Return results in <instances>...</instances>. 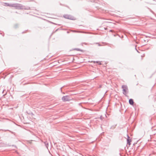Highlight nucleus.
<instances>
[{"label": "nucleus", "instance_id": "nucleus-6", "mask_svg": "<svg viewBox=\"0 0 156 156\" xmlns=\"http://www.w3.org/2000/svg\"><path fill=\"white\" fill-rule=\"evenodd\" d=\"M129 103L131 105H133L134 103L133 100L132 99H130L129 100Z\"/></svg>", "mask_w": 156, "mask_h": 156}, {"label": "nucleus", "instance_id": "nucleus-13", "mask_svg": "<svg viewBox=\"0 0 156 156\" xmlns=\"http://www.w3.org/2000/svg\"><path fill=\"white\" fill-rule=\"evenodd\" d=\"M112 31V30H110V31Z\"/></svg>", "mask_w": 156, "mask_h": 156}, {"label": "nucleus", "instance_id": "nucleus-4", "mask_svg": "<svg viewBox=\"0 0 156 156\" xmlns=\"http://www.w3.org/2000/svg\"><path fill=\"white\" fill-rule=\"evenodd\" d=\"M63 17L66 19H70V20H73V17L72 16H71L70 15H65L63 16Z\"/></svg>", "mask_w": 156, "mask_h": 156}, {"label": "nucleus", "instance_id": "nucleus-2", "mask_svg": "<svg viewBox=\"0 0 156 156\" xmlns=\"http://www.w3.org/2000/svg\"><path fill=\"white\" fill-rule=\"evenodd\" d=\"M122 88L123 89V93L124 95H126L128 92V88L126 85L122 86Z\"/></svg>", "mask_w": 156, "mask_h": 156}, {"label": "nucleus", "instance_id": "nucleus-11", "mask_svg": "<svg viewBox=\"0 0 156 156\" xmlns=\"http://www.w3.org/2000/svg\"><path fill=\"white\" fill-rule=\"evenodd\" d=\"M17 25H16H16H15V27L16 28H17Z\"/></svg>", "mask_w": 156, "mask_h": 156}, {"label": "nucleus", "instance_id": "nucleus-7", "mask_svg": "<svg viewBox=\"0 0 156 156\" xmlns=\"http://www.w3.org/2000/svg\"><path fill=\"white\" fill-rule=\"evenodd\" d=\"M5 4H6V5L7 6H9L10 7H13L14 6V4H9V3H5Z\"/></svg>", "mask_w": 156, "mask_h": 156}, {"label": "nucleus", "instance_id": "nucleus-1", "mask_svg": "<svg viewBox=\"0 0 156 156\" xmlns=\"http://www.w3.org/2000/svg\"><path fill=\"white\" fill-rule=\"evenodd\" d=\"M13 7H15L16 9H23L22 5L18 3H14Z\"/></svg>", "mask_w": 156, "mask_h": 156}, {"label": "nucleus", "instance_id": "nucleus-5", "mask_svg": "<svg viewBox=\"0 0 156 156\" xmlns=\"http://www.w3.org/2000/svg\"><path fill=\"white\" fill-rule=\"evenodd\" d=\"M127 136L128 138L127 139V144L129 145L131 144L130 142H131V140L129 139V136Z\"/></svg>", "mask_w": 156, "mask_h": 156}, {"label": "nucleus", "instance_id": "nucleus-8", "mask_svg": "<svg viewBox=\"0 0 156 156\" xmlns=\"http://www.w3.org/2000/svg\"><path fill=\"white\" fill-rule=\"evenodd\" d=\"M45 146L47 148H48V143L47 141H45L44 142Z\"/></svg>", "mask_w": 156, "mask_h": 156}, {"label": "nucleus", "instance_id": "nucleus-10", "mask_svg": "<svg viewBox=\"0 0 156 156\" xmlns=\"http://www.w3.org/2000/svg\"><path fill=\"white\" fill-rule=\"evenodd\" d=\"M94 63L96 62V63H98V64L99 65H101V62H99V61H96V62L94 61Z\"/></svg>", "mask_w": 156, "mask_h": 156}, {"label": "nucleus", "instance_id": "nucleus-3", "mask_svg": "<svg viewBox=\"0 0 156 156\" xmlns=\"http://www.w3.org/2000/svg\"><path fill=\"white\" fill-rule=\"evenodd\" d=\"M62 100L63 101L66 102L69 101L71 99L69 96L67 95L63 96L62 98Z\"/></svg>", "mask_w": 156, "mask_h": 156}, {"label": "nucleus", "instance_id": "nucleus-12", "mask_svg": "<svg viewBox=\"0 0 156 156\" xmlns=\"http://www.w3.org/2000/svg\"><path fill=\"white\" fill-rule=\"evenodd\" d=\"M62 87L61 88H60L61 91H62Z\"/></svg>", "mask_w": 156, "mask_h": 156}, {"label": "nucleus", "instance_id": "nucleus-9", "mask_svg": "<svg viewBox=\"0 0 156 156\" xmlns=\"http://www.w3.org/2000/svg\"><path fill=\"white\" fill-rule=\"evenodd\" d=\"M73 50H76L77 51H82V50H81L80 49L78 48H74Z\"/></svg>", "mask_w": 156, "mask_h": 156}, {"label": "nucleus", "instance_id": "nucleus-14", "mask_svg": "<svg viewBox=\"0 0 156 156\" xmlns=\"http://www.w3.org/2000/svg\"><path fill=\"white\" fill-rule=\"evenodd\" d=\"M136 50H137V52H139L136 49Z\"/></svg>", "mask_w": 156, "mask_h": 156}]
</instances>
